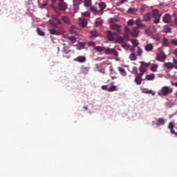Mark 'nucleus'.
<instances>
[{
    "mask_svg": "<svg viewBox=\"0 0 177 177\" xmlns=\"http://www.w3.org/2000/svg\"><path fill=\"white\" fill-rule=\"evenodd\" d=\"M153 18V24H159L160 18L162 16V14L159 12V10L157 9L152 10L151 14L149 12L145 14L142 18L144 19V21H149L150 19Z\"/></svg>",
    "mask_w": 177,
    "mask_h": 177,
    "instance_id": "obj_1",
    "label": "nucleus"
},
{
    "mask_svg": "<svg viewBox=\"0 0 177 177\" xmlns=\"http://www.w3.org/2000/svg\"><path fill=\"white\" fill-rule=\"evenodd\" d=\"M172 88L165 86L163 88H162V90L160 91L159 95L161 96H167L169 93H172Z\"/></svg>",
    "mask_w": 177,
    "mask_h": 177,
    "instance_id": "obj_2",
    "label": "nucleus"
},
{
    "mask_svg": "<svg viewBox=\"0 0 177 177\" xmlns=\"http://www.w3.org/2000/svg\"><path fill=\"white\" fill-rule=\"evenodd\" d=\"M134 71L137 74L136 77H135L134 82L136 83L137 85H140V84H142V77L144 75V73H138V69H136V68H134Z\"/></svg>",
    "mask_w": 177,
    "mask_h": 177,
    "instance_id": "obj_3",
    "label": "nucleus"
},
{
    "mask_svg": "<svg viewBox=\"0 0 177 177\" xmlns=\"http://www.w3.org/2000/svg\"><path fill=\"white\" fill-rule=\"evenodd\" d=\"M150 66V63H146L145 62H140V73H145L147 71V68Z\"/></svg>",
    "mask_w": 177,
    "mask_h": 177,
    "instance_id": "obj_4",
    "label": "nucleus"
},
{
    "mask_svg": "<svg viewBox=\"0 0 177 177\" xmlns=\"http://www.w3.org/2000/svg\"><path fill=\"white\" fill-rule=\"evenodd\" d=\"M103 52L105 55H114L115 57H118L119 55L118 52L115 48H106Z\"/></svg>",
    "mask_w": 177,
    "mask_h": 177,
    "instance_id": "obj_5",
    "label": "nucleus"
},
{
    "mask_svg": "<svg viewBox=\"0 0 177 177\" xmlns=\"http://www.w3.org/2000/svg\"><path fill=\"white\" fill-rule=\"evenodd\" d=\"M58 10L60 11H66L67 10V8L68 7V4L64 1H59V3H57Z\"/></svg>",
    "mask_w": 177,
    "mask_h": 177,
    "instance_id": "obj_6",
    "label": "nucleus"
},
{
    "mask_svg": "<svg viewBox=\"0 0 177 177\" xmlns=\"http://www.w3.org/2000/svg\"><path fill=\"white\" fill-rule=\"evenodd\" d=\"M165 59H167V55H165L164 52L156 54V60L161 62H165Z\"/></svg>",
    "mask_w": 177,
    "mask_h": 177,
    "instance_id": "obj_7",
    "label": "nucleus"
},
{
    "mask_svg": "<svg viewBox=\"0 0 177 177\" xmlns=\"http://www.w3.org/2000/svg\"><path fill=\"white\" fill-rule=\"evenodd\" d=\"M73 61L77 63H81V64L86 63V57L84 55L77 56V57L73 59Z\"/></svg>",
    "mask_w": 177,
    "mask_h": 177,
    "instance_id": "obj_8",
    "label": "nucleus"
},
{
    "mask_svg": "<svg viewBox=\"0 0 177 177\" xmlns=\"http://www.w3.org/2000/svg\"><path fill=\"white\" fill-rule=\"evenodd\" d=\"M110 29L117 31V35H120L121 33L120 25L112 24L110 25Z\"/></svg>",
    "mask_w": 177,
    "mask_h": 177,
    "instance_id": "obj_9",
    "label": "nucleus"
},
{
    "mask_svg": "<svg viewBox=\"0 0 177 177\" xmlns=\"http://www.w3.org/2000/svg\"><path fill=\"white\" fill-rule=\"evenodd\" d=\"M73 3L75 12H77L79 9V5L82 3V0H73Z\"/></svg>",
    "mask_w": 177,
    "mask_h": 177,
    "instance_id": "obj_10",
    "label": "nucleus"
},
{
    "mask_svg": "<svg viewBox=\"0 0 177 177\" xmlns=\"http://www.w3.org/2000/svg\"><path fill=\"white\" fill-rule=\"evenodd\" d=\"M115 35H117V36L119 35V34H117V32L113 33L110 30H107V39H108V40H109L110 41H113L115 39V37H114Z\"/></svg>",
    "mask_w": 177,
    "mask_h": 177,
    "instance_id": "obj_11",
    "label": "nucleus"
},
{
    "mask_svg": "<svg viewBox=\"0 0 177 177\" xmlns=\"http://www.w3.org/2000/svg\"><path fill=\"white\" fill-rule=\"evenodd\" d=\"M142 22V19H140V18L137 19L136 21H135V25L137 26L136 28H144L145 27H146V26Z\"/></svg>",
    "mask_w": 177,
    "mask_h": 177,
    "instance_id": "obj_12",
    "label": "nucleus"
},
{
    "mask_svg": "<svg viewBox=\"0 0 177 177\" xmlns=\"http://www.w3.org/2000/svg\"><path fill=\"white\" fill-rule=\"evenodd\" d=\"M140 28L134 27L133 28L132 32H130L132 37H138V33H140V30H138Z\"/></svg>",
    "mask_w": 177,
    "mask_h": 177,
    "instance_id": "obj_13",
    "label": "nucleus"
},
{
    "mask_svg": "<svg viewBox=\"0 0 177 177\" xmlns=\"http://www.w3.org/2000/svg\"><path fill=\"white\" fill-rule=\"evenodd\" d=\"M162 20L165 24H169V22H171V15H169V14H165V16H163V17L162 18Z\"/></svg>",
    "mask_w": 177,
    "mask_h": 177,
    "instance_id": "obj_14",
    "label": "nucleus"
},
{
    "mask_svg": "<svg viewBox=\"0 0 177 177\" xmlns=\"http://www.w3.org/2000/svg\"><path fill=\"white\" fill-rule=\"evenodd\" d=\"M164 66L165 68H167V69H170L171 70V69L175 68V69L177 70V65H173V64L170 63V62L165 63Z\"/></svg>",
    "mask_w": 177,
    "mask_h": 177,
    "instance_id": "obj_15",
    "label": "nucleus"
},
{
    "mask_svg": "<svg viewBox=\"0 0 177 177\" xmlns=\"http://www.w3.org/2000/svg\"><path fill=\"white\" fill-rule=\"evenodd\" d=\"M165 119L164 118H158L156 119V125L159 127L160 125H165Z\"/></svg>",
    "mask_w": 177,
    "mask_h": 177,
    "instance_id": "obj_16",
    "label": "nucleus"
},
{
    "mask_svg": "<svg viewBox=\"0 0 177 177\" xmlns=\"http://www.w3.org/2000/svg\"><path fill=\"white\" fill-rule=\"evenodd\" d=\"M87 24L88 23L86 19H79V25H80L81 27L85 28Z\"/></svg>",
    "mask_w": 177,
    "mask_h": 177,
    "instance_id": "obj_17",
    "label": "nucleus"
},
{
    "mask_svg": "<svg viewBox=\"0 0 177 177\" xmlns=\"http://www.w3.org/2000/svg\"><path fill=\"white\" fill-rule=\"evenodd\" d=\"M153 49V44H148L146 46H145V50L147 52H151Z\"/></svg>",
    "mask_w": 177,
    "mask_h": 177,
    "instance_id": "obj_18",
    "label": "nucleus"
},
{
    "mask_svg": "<svg viewBox=\"0 0 177 177\" xmlns=\"http://www.w3.org/2000/svg\"><path fill=\"white\" fill-rule=\"evenodd\" d=\"M62 21L67 25L71 24V19L68 16H62Z\"/></svg>",
    "mask_w": 177,
    "mask_h": 177,
    "instance_id": "obj_19",
    "label": "nucleus"
},
{
    "mask_svg": "<svg viewBox=\"0 0 177 177\" xmlns=\"http://www.w3.org/2000/svg\"><path fill=\"white\" fill-rule=\"evenodd\" d=\"M91 12H93L95 15H97L100 13V10H97V8L95 7V6H92L90 8Z\"/></svg>",
    "mask_w": 177,
    "mask_h": 177,
    "instance_id": "obj_20",
    "label": "nucleus"
},
{
    "mask_svg": "<svg viewBox=\"0 0 177 177\" xmlns=\"http://www.w3.org/2000/svg\"><path fill=\"white\" fill-rule=\"evenodd\" d=\"M48 31L50 32V35H61V32L59 30H56L55 28L50 29L48 30Z\"/></svg>",
    "mask_w": 177,
    "mask_h": 177,
    "instance_id": "obj_21",
    "label": "nucleus"
},
{
    "mask_svg": "<svg viewBox=\"0 0 177 177\" xmlns=\"http://www.w3.org/2000/svg\"><path fill=\"white\" fill-rule=\"evenodd\" d=\"M142 91L144 93L151 94L152 96H155V92H153L152 90H148L147 88H142Z\"/></svg>",
    "mask_w": 177,
    "mask_h": 177,
    "instance_id": "obj_22",
    "label": "nucleus"
},
{
    "mask_svg": "<svg viewBox=\"0 0 177 177\" xmlns=\"http://www.w3.org/2000/svg\"><path fill=\"white\" fill-rule=\"evenodd\" d=\"M171 30L172 29L168 25L163 27V32L165 33H170Z\"/></svg>",
    "mask_w": 177,
    "mask_h": 177,
    "instance_id": "obj_23",
    "label": "nucleus"
},
{
    "mask_svg": "<svg viewBox=\"0 0 177 177\" xmlns=\"http://www.w3.org/2000/svg\"><path fill=\"white\" fill-rule=\"evenodd\" d=\"M106 48L102 47V46H95L94 50H96V52H103L106 50Z\"/></svg>",
    "mask_w": 177,
    "mask_h": 177,
    "instance_id": "obj_24",
    "label": "nucleus"
},
{
    "mask_svg": "<svg viewBox=\"0 0 177 177\" xmlns=\"http://www.w3.org/2000/svg\"><path fill=\"white\" fill-rule=\"evenodd\" d=\"M129 59H131V61H133V62L138 59L136 55L134 54V52L133 50H132V53H131V55H129Z\"/></svg>",
    "mask_w": 177,
    "mask_h": 177,
    "instance_id": "obj_25",
    "label": "nucleus"
},
{
    "mask_svg": "<svg viewBox=\"0 0 177 177\" xmlns=\"http://www.w3.org/2000/svg\"><path fill=\"white\" fill-rule=\"evenodd\" d=\"M127 12L131 15H135L136 12H138V10L133 8H129V10H127Z\"/></svg>",
    "mask_w": 177,
    "mask_h": 177,
    "instance_id": "obj_26",
    "label": "nucleus"
},
{
    "mask_svg": "<svg viewBox=\"0 0 177 177\" xmlns=\"http://www.w3.org/2000/svg\"><path fill=\"white\" fill-rule=\"evenodd\" d=\"M146 80L148 81H152L155 80V74L147 75Z\"/></svg>",
    "mask_w": 177,
    "mask_h": 177,
    "instance_id": "obj_27",
    "label": "nucleus"
},
{
    "mask_svg": "<svg viewBox=\"0 0 177 177\" xmlns=\"http://www.w3.org/2000/svg\"><path fill=\"white\" fill-rule=\"evenodd\" d=\"M158 69V65L157 64H153L152 66L150 67V71H151L152 73H156Z\"/></svg>",
    "mask_w": 177,
    "mask_h": 177,
    "instance_id": "obj_28",
    "label": "nucleus"
},
{
    "mask_svg": "<svg viewBox=\"0 0 177 177\" xmlns=\"http://www.w3.org/2000/svg\"><path fill=\"white\" fill-rule=\"evenodd\" d=\"M118 70L119 71L120 73H121L122 76L125 77L127 75L124 68L119 67L118 68Z\"/></svg>",
    "mask_w": 177,
    "mask_h": 177,
    "instance_id": "obj_29",
    "label": "nucleus"
},
{
    "mask_svg": "<svg viewBox=\"0 0 177 177\" xmlns=\"http://www.w3.org/2000/svg\"><path fill=\"white\" fill-rule=\"evenodd\" d=\"M97 6L100 8V10H104L106 8V4L103 2L98 3Z\"/></svg>",
    "mask_w": 177,
    "mask_h": 177,
    "instance_id": "obj_30",
    "label": "nucleus"
},
{
    "mask_svg": "<svg viewBox=\"0 0 177 177\" xmlns=\"http://www.w3.org/2000/svg\"><path fill=\"white\" fill-rule=\"evenodd\" d=\"M117 87L115 86H111L109 88H107L106 91L108 92H113L117 91Z\"/></svg>",
    "mask_w": 177,
    "mask_h": 177,
    "instance_id": "obj_31",
    "label": "nucleus"
},
{
    "mask_svg": "<svg viewBox=\"0 0 177 177\" xmlns=\"http://www.w3.org/2000/svg\"><path fill=\"white\" fill-rule=\"evenodd\" d=\"M162 44L163 45V46L167 47L169 46V39L165 37L163 38Z\"/></svg>",
    "mask_w": 177,
    "mask_h": 177,
    "instance_id": "obj_32",
    "label": "nucleus"
},
{
    "mask_svg": "<svg viewBox=\"0 0 177 177\" xmlns=\"http://www.w3.org/2000/svg\"><path fill=\"white\" fill-rule=\"evenodd\" d=\"M168 128H169L170 131L174 132L173 131V130H174V122H169Z\"/></svg>",
    "mask_w": 177,
    "mask_h": 177,
    "instance_id": "obj_33",
    "label": "nucleus"
},
{
    "mask_svg": "<svg viewBox=\"0 0 177 177\" xmlns=\"http://www.w3.org/2000/svg\"><path fill=\"white\" fill-rule=\"evenodd\" d=\"M97 37V32L96 30L91 31V38H95Z\"/></svg>",
    "mask_w": 177,
    "mask_h": 177,
    "instance_id": "obj_34",
    "label": "nucleus"
},
{
    "mask_svg": "<svg viewBox=\"0 0 177 177\" xmlns=\"http://www.w3.org/2000/svg\"><path fill=\"white\" fill-rule=\"evenodd\" d=\"M92 4V0H84V6L89 7Z\"/></svg>",
    "mask_w": 177,
    "mask_h": 177,
    "instance_id": "obj_35",
    "label": "nucleus"
},
{
    "mask_svg": "<svg viewBox=\"0 0 177 177\" xmlns=\"http://www.w3.org/2000/svg\"><path fill=\"white\" fill-rule=\"evenodd\" d=\"M125 38L121 37L120 36L117 37V42L119 44H122L124 42Z\"/></svg>",
    "mask_w": 177,
    "mask_h": 177,
    "instance_id": "obj_36",
    "label": "nucleus"
},
{
    "mask_svg": "<svg viewBox=\"0 0 177 177\" xmlns=\"http://www.w3.org/2000/svg\"><path fill=\"white\" fill-rule=\"evenodd\" d=\"M131 42L132 43L133 46H134L135 47H138V39H131Z\"/></svg>",
    "mask_w": 177,
    "mask_h": 177,
    "instance_id": "obj_37",
    "label": "nucleus"
},
{
    "mask_svg": "<svg viewBox=\"0 0 177 177\" xmlns=\"http://www.w3.org/2000/svg\"><path fill=\"white\" fill-rule=\"evenodd\" d=\"M37 32L38 33V35H40V36H42V37H44V35H45V33H44V31H42V30H41V29L40 28H37Z\"/></svg>",
    "mask_w": 177,
    "mask_h": 177,
    "instance_id": "obj_38",
    "label": "nucleus"
},
{
    "mask_svg": "<svg viewBox=\"0 0 177 177\" xmlns=\"http://www.w3.org/2000/svg\"><path fill=\"white\" fill-rule=\"evenodd\" d=\"M136 53H137V55H138V56H140V57H142V48H140V47H138V48H137V52H136Z\"/></svg>",
    "mask_w": 177,
    "mask_h": 177,
    "instance_id": "obj_39",
    "label": "nucleus"
},
{
    "mask_svg": "<svg viewBox=\"0 0 177 177\" xmlns=\"http://www.w3.org/2000/svg\"><path fill=\"white\" fill-rule=\"evenodd\" d=\"M77 39L74 36L68 37V40L71 41V43L74 44Z\"/></svg>",
    "mask_w": 177,
    "mask_h": 177,
    "instance_id": "obj_40",
    "label": "nucleus"
},
{
    "mask_svg": "<svg viewBox=\"0 0 177 177\" xmlns=\"http://www.w3.org/2000/svg\"><path fill=\"white\" fill-rule=\"evenodd\" d=\"M103 24V21L99 19H97L96 21L95 22V25L98 27L100 26H102V24Z\"/></svg>",
    "mask_w": 177,
    "mask_h": 177,
    "instance_id": "obj_41",
    "label": "nucleus"
},
{
    "mask_svg": "<svg viewBox=\"0 0 177 177\" xmlns=\"http://www.w3.org/2000/svg\"><path fill=\"white\" fill-rule=\"evenodd\" d=\"M135 21L133 19H129V21H127V25L128 26H133L134 25Z\"/></svg>",
    "mask_w": 177,
    "mask_h": 177,
    "instance_id": "obj_42",
    "label": "nucleus"
},
{
    "mask_svg": "<svg viewBox=\"0 0 177 177\" xmlns=\"http://www.w3.org/2000/svg\"><path fill=\"white\" fill-rule=\"evenodd\" d=\"M124 32H125V34H130L131 30H130V28L128 26H125Z\"/></svg>",
    "mask_w": 177,
    "mask_h": 177,
    "instance_id": "obj_43",
    "label": "nucleus"
},
{
    "mask_svg": "<svg viewBox=\"0 0 177 177\" xmlns=\"http://www.w3.org/2000/svg\"><path fill=\"white\" fill-rule=\"evenodd\" d=\"M152 39H153L156 41H158L160 40V37L158 35H153L152 36Z\"/></svg>",
    "mask_w": 177,
    "mask_h": 177,
    "instance_id": "obj_44",
    "label": "nucleus"
},
{
    "mask_svg": "<svg viewBox=\"0 0 177 177\" xmlns=\"http://www.w3.org/2000/svg\"><path fill=\"white\" fill-rule=\"evenodd\" d=\"M82 16H83V17H90V12H88V11H86V12H83V13H82Z\"/></svg>",
    "mask_w": 177,
    "mask_h": 177,
    "instance_id": "obj_45",
    "label": "nucleus"
},
{
    "mask_svg": "<svg viewBox=\"0 0 177 177\" xmlns=\"http://www.w3.org/2000/svg\"><path fill=\"white\" fill-rule=\"evenodd\" d=\"M171 44L177 46V39H171Z\"/></svg>",
    "mask_w": 177,
    "mask_h": 177,
    "instance_id": "obj_46",
    "label": "nucleus"
},
{
    "mask_svg": "<svg viewBox=\"0 0 177 177\" xmlns=\"http://www.w3.org/2000/svg\"><path fill=\"white\" fill-rule=\"evenodd\" d=\"M50 26H52V27H54V28L57 27V25L53 21H50Z\"/></svg>",
    "mask_w": 177,
    "mask_h": 177,
    "instance_id": "obj_47",
    "label": "nucleus"
},
{
    "mask_svg": "<svg viewBox=\"0 0 177 177\" xmlns=\"http://www.w3.org/2000/svg\"><path fill=\"white\" fill-rule=\"evenodd\" d=\"M88 46L95 47V41H90L88 42Z\"/></svg>",
    "mask_w": 177,
    "mask_h": 177,
    "instance_id": "obj_48",
    "label": "nucleus"
},
{
    "mask_svg": "<svg viewBox=\"0 0 177 177\" xmlns=\"http://www.w3.org/2000/svg\"><path fill=\"white\" fill-rule=\"evenodd\" d=\"M123 37H124V39L125 40H129L130 39V37H129L128 34L124 33V35H123Z\"/></svg>",
    "mask_w": 177,
    "mask_h": 177,
    "instance_id": "obj_49",
    "label": "nucleus"
},
{
    "mask_svg": "<svg viewBox=\"0 0 177 177\" xmlns=\"http://www.w3.org/2000/svg\"><path fill=\"white\" fill-rule=\"evenodd\" d=\"M145 32L146 35H150L151 34V32L149 30V29H147L145 30Z\"/></svg>",
    "mask_w": 177,
    "mask_h": 177,
    "instance_id": "obj_50",
    "label": "nucleus"
},
{
    "mask_svg": "<svg viewBox=\"0 0 177 177\" xmlns=\"http://www.w3.org/2000/svg\"><path fill=\"white\" fill-rule=\"evenodd\" d=\"M174 16L176 17L174 19V24L177 26V13L174 14Z\"/></svg>",
    "mask_w": 177,
    "mask_h": 177,
    "instance_id": "obj_51",
    "label": "nucleus"
},
{
    "mask_svg": "<svg viewBox=\"0 0 177 177\" xmlns=\"http://www.w3.org/2000/svg\"><path fill=\"white\" fill-rule=\"evenodd\" d=\"M102 89L104 91H107L108 90V87L106 85L102 86Z\"/></svg>",
    "mask_w": 177,
    "mask_h": 177,
    "instance_id": "obj_52",
    "label": "nucleus"
},
{
    "mask_svg": "<svg viewBox=\"0 0 177 177\" xmlns=\"http://www.w3.org/2000/svg\"><path fill=\"white\" fill-rule=\"evenodd\" d=\"M62 57L69 59L71 57V56L69 55H62Z\"/></svg>",
    "mask_w": 177,
    "mask_h": 177,
    "instance_id": "obj_53",
    "label": "nucleus"
},
{
    "mask_svg": "<svg viewBox=\"0 0 177 177\" xmlns=\"http://www.w3.org/2000/svg\"><path fill=\"white\" fill-rule=\"evenodd\" d=\"M55 21H56V22L58 24V25H60V24H61V20L59 19L58 18H56V19H55Z\"/></svg>",
    "mask_w": 177,
    "mask_h": 177,
    "instance_id": "obj_54",
    "label": "nucleus"
},
{
    "mask_svg": "<svg viewBox=\"0 0 177 177\" xmlns=\"http://www.w3.org/2000/svg\"><path fill=\"white\" fill-rule=\"evenodd\" d=\"M125 2H128V0H120V3L123 4Z\"/></svg>",
    "mask_w": 177,
    "mask_h": 177,
    "instance_id": "obj_55",
    "label": "nucleus"
},
{
    "mask_svg": "<svg viewBox=\"0 0 177 177\" xmlns=\"http://www.w3.org/2000/svg\"><path fill=\"white\" fill-rule=\"evenodd\" d=\"M82 70H83V71L88 72V68H87V67H83V68H82Z\"/></svg>",
    "mask_w": 177,
    "mask_h": 177,
    "instance_id": "obj_56",
    "label": "nucleus"
},
{
    "mask_svg": "<svg viewBox=\"0 0 177 177\" xmlns=\"http://www.w3.org/2000/svg\"><path fill=\"white\" fill-rule=\"evenodd\" d=\"M176 130H177V127H176ZM173 131H174V132L171 131V134H174V135H175V136H176V137H177V133H176V132H175V130H174V129H173Z\"/></svg>",
    "mask_w": 177,
    "mask_h": 177,
    "instance_id": "obj_57",
    "label": "nucleus"
},
{
    "mask_svg": "<svg viewBox=\"0 0 177 177\" xmlns=\"http://www.w3.org/2000/svg\"><path fill=\"white\" fill-rule=\"evenodd\" d=\"M173 62L174 63L175 66H177V60L176 59H173Z\"/></svg>",
    "mask_w": 177,
    "mask_h": 177,
    "instance_id": "obj_58",
    "label": "nucleus"
},
{
    "mask_svg": "<svg viewBox=\"0 0 177 177\" xmlns=\"http://www.w3.org/2000/svg\"><path fill=\"white\" fill-rule=\"evenodd\" d=\"M55 12H56V13L57 14L58 16H60V15H61V13H59V11L56 10V9H55Z\"/></svg>",
    "mask_w": 177,
    "mask_h": 177,
    "instance_id": "obj_59",
    "label": "nucleus"
},
{
    "mask_svg": "<svg viewBox=\"0 0 177 177\" xmlns=\"http://www.w3.org/2000/svg\"><path fill=\"white\" fill-rule=\"evenodd\" d=\"M41 8H45L46 6V3H43L42 5H41Z\"/></svg>",
    "mask_w": 177,
    "mask_h": 177,
    "instance_id": "obj_60",
    "label": "nucleus"
},
{
    "mask_svg": "<svg viewBox=\"0 0 177 177\" xmlns=\"http://www.w3.org/2000/svg\"><path fill=\"white\" fill-rule=\"evenodd\" d=\"M174 55L177 56V48L174 50Z\"/></svg>",
    "mask_w": 177,
    "mask_h": 177,
    "instance_id": "obj_61",
    "label": "nucleus"
},
{
    "mask_svg": "<svg viewBox=\"0 0 177 177\" xmlns=\"http://www.w3.org/2000/svg\"><path fill=\"white\" fill-rule=\"evenodd\" d=\"M62 52H64V53L68 54V52L66 51L65 49H64Z\"/></svg>",
    "mask_w": 177,
    "mask_h": 177,
    "instance_id": "obj_62",
    "label": "nucleus"
},
{
    "mask_svg": "<svg viewBox=\"0 0 177 177\" xmlns=\"http://www.w3.org/2000/svg\"><path fill=\"white\" fill-rule=\"evenodd\" d=\"M83 109H84L85 110H88V106H84V107H83Z\"/></svg>",
    "mask_w": 177,
    "mask_h": 177,
    "instance_id": "obj_63",
    "label": "nucleus"
},
{
    "mask_svg": "<svg viewBox=\"0 0 177 177\" xmlns=\"http://www.w3.org/2000/svg\"><path fill=\"white\" fill-rule=\"evenodd\" d=\"M174 86H176V88H177V82H175Z\"/></svg>",
    "mask_w": 177,
    "mask_h": 177,
    "instance_id": "obj_64",
    "label": "nucleus"
}]
</instances>
